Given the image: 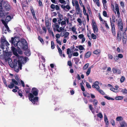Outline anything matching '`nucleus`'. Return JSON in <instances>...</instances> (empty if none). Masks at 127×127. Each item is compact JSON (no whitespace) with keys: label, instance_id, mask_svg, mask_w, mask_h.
Listing matches in <instances>:
<instances>
[{"label":"nucleus","instance_id":"f257e3e1","mask_svg":"<svg viewBox=\"0 0 127 127\" xmlns=\"http://www.w3.org/2000/svg\"><path fill=\"white\" fill-rule=\"evenodd\" d=\"M18 58V60H17L16 59H14L13 62H11L9 63V65L11 67H13L15 66H17V64L19 66V68L20 70L22 69V63H24V57L22 56H20L17 57Z\"/></svg>","mask_w":127,"mask_h":127},{"label":"nucleus","instance_id":"f03ea898","mask_svg":"<svg viewBox=\"0 0 127 127\" xmlns=\"http://www.w3.org/2000/svg\"><path fill=\"white\" fill-rule=\"evenodd\" d=\"M8 12H6L3 8L2 6V4L0 3V18L2 19H4L5 17V21L7 22L9 21L11 19V18L9 15H8Z\"/></svg>","mask_w":127,"mask_h":127},{"label":"nucleus","instance_id":"7ed1b4c3","mask_svg":"<svg viewBox=\"0 0 127 127\" xmlns=\"http://www.w3.org/2000/svg\"><path fill=\"white\" fill-rule=\"evenodd\" d=\"M18 48L21 49L26 50L28 48V43L24 39H22L21 41H19L18 42Z\"/></svg>","mask_w":127,"mask_h":127},{"label":"nucleus","instance_id":"20e7f679","mask_svg":"<svg viewBox=\"0 0 127 127\" xmlns=\"http://www.w3.org/2000/svg\"><path fill=\"white\" fill-rule=\"evenodd\" d=\"M1 41V47L2 49L3 50L5 48L6 49H7V46L9 45V44L8 42L6 41L5 38L4 37H1L0 38Z\"/></svg>","mask_w":127,"mask_h":127},{"label":"nucleus","instance_id":"39448f33","mask_svg":"<svg viewBox=\"0 0 127 127\" xmlns=\"http://www.w3.org/2000/svg\"><path fill=\"white\" fill-rule=\"evenodd\" d=\"M11 50L13 52V54L17 57H19V55L17 53L18 52L19 54L22 55L23 54V52L20 49L21 48H18L17 49L14 46H12L11 47Z\"/></svg>","mask_w":127,"mask_h":127},{"label":"nucleus","instance_id":"423d86ee","mask_svg":"<svg viewBox=\"0 0 127 127\" xmlns=\"http://www.w3.org/2000/svg\"><path fill=\"white\" fill-rule=\"evenodd\" d=\"M99 82L98 81H95L92 85V87L93 88H95L96 90L99 93L102 95H104L105 94V93L101 90L99 89L100 87L98 85Z\"/></svg>","mask_w":127,"mask_h":127},{"label":"nucleus","instance_id":"0eeeda50","mask_svg":"<svg viewBox=\"0 0 127 127\" xmlns=\"http://www.w3.org/2000/svg\"><path fill=\"white\" fill-rule=\"evenodd\" d=\"M8 50H6L5 51V53L4 55V58L6 61H8L9 64V63L12 62L11 59L10 58L11 56V54L10 53L7 52Z\"/></svg>","mask_w":127,"mask_h":127},{"label":"nucleus","instance_id":"6e6552de","mask_svg":"<svg viewBox=\"0 0 127 127\" xmlns=\"http://www.w3.org/2000/svg\"><path fill=\"white\" fill-rule=\"evenodd\" d=\"M110 25L111 27V32L113 36H115L116 34L115 25L114 23H113L111 18H110Z\"/></svg>","mask_w":127,"mask_h":127},{"label":"nucleus","instance_id":"1a4fd4ad","mask_svg":"<svg viewBox=\"0 0 127 127\" xmlns=\"http://www.w3.org/2000/svg\"><path fill=\"white\" fill-rule=\"evenodd\" d=\"M118 29L120 31H123V24L122 19H119L118 23Z\"/></svg>","mask_w":127,"mask_h":127},{"label":"nucleus","instance_id":"9d476101","mask_svg":"<svg viewBox=\"0 0 127 127\" xmlns=\"http://www.w3.org/2000/svg\"><path fill=\"white\" fill-rule=\"evenodd\" d=\"M12 82L10 84L8 85V87L10 89L13 88L14 86V84L18 85V82L14 79H12Z\"/></svg>","mask_w":127,"mask_h":127},{"label":"nucleus","instance_id":"9b49d317","mask_svg":"<svg viewBox=\"0 0 127 127\" xmlns=\"http://www.w3.org/2000/svg\"><path fill=\"white\" fill-rule=\"evenodd\" d=\"M1 3L2 4V5H3L4 8L6 10L9 11L10 10V5L7 2L2 1V2H0V3Z\"/></svg>","mask_w":127,"mask_h":127},{"label":"nucleus","instance_id":"f8f14e48","mask_svg":"<svg viewBox=\"0 0 127 127\" xmlns=\"http://www.w3.org/2000/svg\"><path fill=\"white\" fill-rule=\"evenodd\" d=\"M75 8L76 10L77 11V14H79L80 12V9L79 7V5L78 4V2L77 0H75Z\"/></svg>","mask_w":127,"mask_h":127},{"label":"nucleus","instance_id":"ddd939ff","mask_svg":"<svg viewBox=\"0 0 127 127\" xmlns=\"http://www.w3.org/2000/svg\"><path fill=\"white\" fill-rule=\"evenodd\" d=\"M15 38L13 37L11 38V40H9V42L11 43L13 45L15 46H18V41L16 40Z\"/></svg>","mask_w":127,"mask_h":127},{"label":"nucleus","instance_id":"4468645a","mask_svg":"<svg viewBox=\"0 0 127 127\" xmlns=\"http://www.w3.org/2000/svg\"><path fill=\"white\" fill-rule=\"evenodd\" d=\"M34 104H38V98L37 97H35L30 100Z\"/></svg>","mask_w":127,"mask_h":127},{"label":"nucleus","instance_id":"2eb2a0df","mask_svg":"<svg viewBox=\"0 0 127 127\" xmlns=\"http://www.w3.org/2000/svg\"><path fill=\"white\" fill-rule=\"evenodd\" d=\"M122 38V33L119 30L117 32V40L118 42L120 41Z\"/></svg>","mask_w":127,"mask_h":127},{"label":"nucleus","instance_id":"dca6fc26","mask_svg":"<svg viewBox=\"0 0 127 127\" xmlns=\"http://www.w3.org/2000/svg\"><path fill=\"white\" fill-rule=\"evenodd\" d=\"M92 27L93 30L94 32L95 33H96V32H98V29L97 28V26L95 22L93 23V24L92 25Z\"/></svg>","mask_w":127,"mask_h":127},{"label":"nucleus","instance_id":"f3484780","mask_svg":"<svg viewBox=\"0 0 127 127\" xmlns=\"http://www.w3.org/2000/svg\"><path fill=\"white\" fill-rule=\"evenodd\" d=\"M39 92L38 90L36 88H33L32 90V92L33 95L36 96L37 95Z\"/></svg>","mask_w":127,"mask_h":127},{"label":"nucleus","instance_id":"a211bd4d","mask_svg":"<svg viewBox=\"0 0 127 127\" xmlns=\"http://www.w3.org/2000/svg\"><path fill=\"white\" fill-rule=\"evenodd\" d=\"M60 5L61 8L64 10H66L65 9L66 8L68 10V11L71 8V7L68 4L66 6L64 5Z\"/></svg>","mask_w":127,"mask_h":127},{"label":"nucleus","instance_id":"6ab92c4d","mask_svg":"<svg viewBox=\"0 0 127 127\" xmlns=\"http://www.w3.org/2000/svg\"><path fill=\"white\" fill-rule=\"evenodd\" d=\"M120 127H127V124L124 121H122L120 122Z\"/></svg>","mask_w":127,"mask_h":127},{"label":"nucleus","instance_id":"aec40b11","mask_svg":"<svg viewBox=\"0 0 127 127\" xmlns=\"http://www.w3.org/2000/svg\"><path fill=\"white\" fill-rule=\"evenodd\" d=\"M115 10L117 11V13L118 16H120V13L119 11V8L118 6V5L116 3L115 4Z\"/></svg>","mask_w":127,"mask_h":127},{"label":"nucleus","instance_id":"412c9836","mask_svg":"<svg viewBox=\"0 0 127 127\" xmlns=\"http://www.w3.org/2000/svg\"><path fill=\"white\" fill-rule=\"evenodd\" d=\"M53 29L54 30H55V28H56V30L57 31V29H58L59 28V26L58 25L57 23H56L53 25Z\"/></svg>","mask_w":127,"mask_h":127},{"label":"nucleus","instance_id":"4be33fe9","mask_svg":"<svg viewBox=\"0 0 127 127\" xmlns=\"http://www.w3.org/2000/svg\"><path fill=\"white\" fill-rule=\"evenodd\" d=\"M91 51H89L87 52L85 55V58H87L90 57L91 54Z\"/></svg>","mask_w":127,"mask_h":127},{"label":"nucleus","instance_id":"5701e85b","mask_svg":"<svg viewBox=\"0 0 127 127\" xmlns=\"http://www.w3.org/2000/svg\"><path fill=\"white\" fill-rule=\"evenodd\" d=\"M98 103V102L97 100L95 99L93 100V104L94 105L95 108H96L97 107V105Z\"/></svg>","mask_w":127,"mask_h":127},{"label":"nucleus","instance_id":"b1692460","mask_svg":"<svg viewBox=\"0 0 127 127\" xmlns=\"http://www.w3.org/2000/svg\"><path fill=\"white\" fill-rule=\"evenodd\" d=\"M122 35L123 39H127V33L126 32V30H125V31L123 33Z\"/></svg>","mask_w":127,"mask_h":127},{"label":"nucleus","instance_id":"393cba45","mask_svg":"<svg viewBox=\"0 0 127 127\" xmlns=\"http://www.w3.org/2000/svg\"><path fill=\"white\" fill-rule=\"evenodd\" d=\"M38 39L42 44H43L44 43V42L43 39L40 36H38Z\"/></svg>","mask_w":127,"mask_h":127},{"label":"nucleus","instance_id":"a878e982","mask_svg":"<svg viewBox=\"0 0 127 127\" xmlns=\"http://www.w3.org/2000/svg\"><path fill=\"white\" fill-rule=\"evenodd\" d=\"M100 52V51L99 50V49H97L96 50H95V51H94L93 52V54H96V55H97Z\"/></svg>","mask_w":127,"mask_h":127},{"label":"nucleus","instance_id":"bb28decb","mask_svg":"<svg viewBox=\"0 0 127 127\" xmlns=\"http://www.w3.org/2000/svg\"><path fill=\"white\" fill-rule=\"evenodd\" d=\"M50 7L52 9V10H51V11H53L55 10V5L54 4H52L51 5Z\"/></svg>","mask_w":127,"mask_h":127},{"label":"nucleus","instance_id":"cd10ccee","mask_svg":"<svg viewBox=\"0 0 127 127\" xmlns=\"http://www.w3.org/2000/svg\"><path fill=\"white\" fill-rule=\"evenodd\" d=\"M104 22L105 23V27L107 30H109V27L108 25L107 21H104Z\"/></svg>","mask_w":127,"mask_h":127},{"label":"nucleus","instance_id":"c85d7f7f","mask_svg":"<svg viewBox=\"0 0 127 127\" xmlns=\"http://www.w3.org/2000/svg\"><path fill=\"white\" fill-rule=\"evenodd\" d=\"M116 120L117 121H122L123 120V118L121 116L118 117L116 118Z\"/></svg>","mask_w":127,"mask_h":127},{"label":"nucleus","instance_id":"c756f323","mask_svg":"<svg viewBox=\"0 0 127 127\" xmlns=\"http://www.w3.org/2000/svg\"><path fill=\"white\" fill-rule=\"evenodd\" d=\"M123 98V97L122 96H118L116 97L115 99L117 100H121Z\"/></svg>","mask_w":127,"mask_h":127},{"label":"nucleus","instance_id":"7c9ffc66","mask_svg":"<svg viewBox=\"0 0 127 127\" xmlns=\"http://www.w3.org/2000/svg\"><path fill=\"white\" fill-rule=\"evenodd\" d=\"M121 92L124 94H127V90L126 89H122L121 90Z\"/></svg>","mask_w":127,"mask_h":127},{"label":"nucleus","instance_id":"2f4dec72","mask_svg":"<svg viewBox=\"0 0 127 127\" xmlns=\"http://www.w3.org/2000/svg\"><path fill=\"white\" fill-rule=\"evenodd\" d=\"M28 97L29 99L30 100V99H32L33 98H34V95L32 93H30Z\"/></svg>","mask_w":127,"mask_h":127},{"label":"nucleus","instance_id":"473e14b6","mask_svg":"<svg viewBox=\"0 0 127 127\" xmlns=\"http://www.w3.org/2000/svg\"><path fill=\"white\" fill-rule=\"evenodd\" d=\"M89 64L88 63H87L83 66V70H86L88 67Z\"/></svg>","mask_w":127,"mask_h":127},{"label":"nucleus","instance_id":"72a5a7b5","mask_svg":"<svg viewBox=\"0 0 127 127\" xmlns=\"http://www.w3.org/2000/svg\"><path fill=\"white\" fill-rule=\"evenodd\" d=\"M89 107L92 113L94 112V108L92 107V105H89Z\"/></svg>","mask_w":127,"mask_h":127},{"label":"nucleus","instance_id":"f704fd0d","mask_svg":"<svg viewBox=\"0 0 127 127\" xmlns=\"http://www.w3.org/2000/svg\"><path fill=\"white\" fill-rule=\"evenodd\" d=\"M64 28L62 27H60L59 28V30L58 29H57V31L58 32H62V31H64Z\"/></svg>","mask_w":127,"mask_h":127},{"label":"nucleus","instance_id":"c9c22d12","mask_svg":"<svg viewBox=\"0 0 127 127\" xmlns=\"http://www.w3.org/2000/svg\"><path fill=\"white\" fill-rule=\"evenodd\" d=\"M104 97L105 98L107 99L108 100H114V98L111 97H108L107 96H104Z\"/></svg>","mask_w":127,"mask_h":127},{"label":"nucleus","instance_id":"e433bc0d","mask_svg":"<svg viewBox=\"0 0 127 127\" xmlns=\"http://www.w3.org/2000/svg\"><path fill=\"white\" fill-rule=\"evenodd\" d=\"M91 70V68L90 67L88 69V70L86 73V75L87 76L88 75L90 74Z\"/></svg>","mask_w":127,"mask_h":127},{"label":"nucleus","instance_id":"4c0bfd02","mask_svg":"<svg viewBox=\"0 0 127 127\" xmlns=\"http://www.w3.org/2000/svg\"><path fill=\"white\" fill-rule=\"evenodd\" d=\"M97 116L99 118H102L103 117L102 115L100 113L97 114Z\"/></svg>","mask_w":127,"mask_h":127},{"label":"nucleus","instance_id":"58836bf2","mask_svg":"<svg viewBox=\"0 0 127 127\" xmlns=\"http://www.w3.org/2000/svg\"><path fill=\"white\" fill-rule=\"evenodd\" d=\"M17 66H15L13 67H11L12 68H14V69L15 71L16 72H18L19 71V68H19V66H18V68H16V67Z\"/></svg>","mask_w":127,"mask_h":127},{"label":"nucleus","instance_id":"ea45409f","mask_svg":"<svg viewBox=\"0 0 127 127\" xmlns=\"http://www.w3.org/2000/svg\"><path fill=\"white\" fill-rule=\"evenodd\" d=\"M51 48L52 49H53L55 48L54 44L53 41H52L51 42Z\"/></svg>","mask_w":127,"mask_h":127},{"label":"nucleus","instance_id":"a19ab883","mask_svg":"<svg viewBox=\"0 0 127 127\" xmlns=\"http://www.w3.org/2000/svg\"><path fill=\"white\" fill-rule=\"evenodd\" d=\"M67 64L70 67L69 68H71L72 66V64L71 61H68Z\"/></svg>","mask_w":127,"mask_h":127},{"label":"nucleus","instance_id":"79ce46f5","mask_svg":"<svg viewBox=\"0 0 127 127\" xmlns=\"http://www.w3.org/2000/svg\"><path fill=\"white\" fill-rule=\"evenodd\" d=\"M80 85L81 86V88L82 90L84 92L85 91V89L84 88V86L83 85L82 83H80Z\"/></svg>","mask_w":127,"mask_h":127},{"label":"nucleus","instance_id":"37998d69","mask_svg":"<svg viewBox=\"0 0 127 127\" xmlns=\"http://www.w3.org/2000/svg\"><path fill=\"white\" fill-rule=\"evenodd\" d=\"M83 12L84 15H86L87 16V15H88V14L86 13V11L85 9V7H83Z\"/></svg>","mask_w":127,"mask_h":127},{"label":"nucleus","instance_id":"c03bdc74","mask_svg":"<svg viewBox=\"0 0 127 127\" xmlns=\"http://www.w3.org/2000/svg\"><path fill=\"white\" fill-rule=\"evenodd\" d=\"M59 2L62 4H66V1L64 0H59Z\"/></svg>","mask_w":127,"mask_h":127},{"label":"nucleus","instance_id":"a18cd8bd","mask_svg":"<svg viewBox=\"0 0 127 127\" xmlns=\"http://www.w3.org/2000/svg\"><path fill=\"white\" fill-rule=\"evenodd\" d=\"M31 91V89L29 88H26L25 89V91L27 93H29Z\"/></svg>","mask_w":127,"mask_h":127},{"label":"nucleus","instance_id":"49530a36","mask_svg":"<svg viewBox=\"0 0 127 127\" xmlns=\"http://www.w3.org/2000/svg\"><path fill=\"white\" fill-rule=\"evenodd\" d=\"M69 33L68 32H65L64 35V38H67L69 35Z\"/></svg>","mask_w":127,"mask_h":127},{"label":"nucleus","instance_id":"de8ad7c7","mask_svg":"<svg viewBox=\"0 0 127 127\" xmlns=\"http://www.w3.org/2000/svg\"><path fill=\"white\" fill-rule=\"evenodd\" d=\"M91 37L92 39H96V36L93 33L92 34Z\"/></svg>","mask_w":127,"mask_h":127},{"label":"nucleus","instance_id":"09e8293b","mask_svg":"<svg viewBox=\"0 0 127 127\" xmlns=\"http://www.w3.org/2000/svg\"><path fill=\"white\" fill-rule=\"evenodd\" d=\"M104 121L106 123V125L108 124V120L107 119V117H104Z\"/></svg>","mask_w":127,"mask_h":127},{"label":"nucleus","instance_id":"8fccbe9b","mask_svg":"<svg viewBox=\"0 0 127 127\" xmlns=\"http://www.w3.org/2000/svg\"><path fill=\"white\" fill-rule=\"evenodd\" d=\"M1 21L5 26L7 25V24L6 23L7 22L5 21V20H3L2 19L1 20Z\"/></svg>","mask_w":127,"mask_h":127},{"label":"nucleus","instance_id":"3c124183","mask_svg":"<svg viewBox=\"0 0 127 127\" xmlns=\"http://www.w3.org/2000/svg\"><path fill=\"white\" fill-rule=\"evenodd\" d=\"M58 17L59 18V20H62L63 19V15L62 14L59 13L58 14Z\"/></svg>","mask_w":127,"mask_h":127},{"label":"nucleus","instance_id":"603ef678","mask_svg":"<svg viewBox=\"0 0 127 127\" xmlns=\"http://www.w3.org/2000/svg\"><path fill=\"white\" fill-rule=\"evenodd\" d=\"M31 13H32V15L33 18L34 19H35L36 20L37 19V18H36V16H35V12H34V11L33 12H32Z\"/></svg>","mask_w":127,"mask_h":127},{"label":"nucleus","instance_id":"864d4df0","mask_svg":"<svg viewBox=\"0 0 127 127\" xmlns=\"http://www.w3.org/2000/svg\"><path fill=\"white\" fill-rule=\"evenodd\" d=\"M18 93L19 95L21 97H22L23 96V95L22 93V91H21L19 90L18 92Z\"/></svg>","mask_w":127,"mask_h":127},{"label":"nucleus","instance_id":"5fc2aeb1","mask_svg":"<svg viewBox=\"0 0 127 127\" xmlns=\"http://www.w3.org/2000/svg\"><path fill=\"white\" fill-rule=\"evenodd\" d=\"M64 21H63L61 22V25L62 26L63 25H64L66 24V20L65 19V18H64Z\"/></svg>","mask_w":127,"mask_h":127},{"label":"nucleus","instance_id":"6e6d98bb","mask_svg":"<svg viewBox=\"0 0 127 127\" xmlns=\"http://www.w3.org/2000/svg\"><path fill=\"white\" fill-rule=\"evenodd\" d=\"M86 84L87 87L88 88L90 89L91 88V86L89 83L86 82Z\"/></svg>","mask_w":127,"mask_h":127},{"label":"nucleus","instance_id":"4d7b16f0","mask_svg":"<svg viewBox=\"0 0 127 127\" xmlns=\"http://www.w3.org/2000/svg\"><path fill=\"white\" fill-rule=\"evenodd\" d=\"M45 23L46 27H48L49 26V20L48 19L45 20Z\"/></svg>","mask_w":127,"mask_h":127},{"label":"nucleus","instance_id":"13d9d810","mask_svg":"<svg viewBox=\"0 0 127 127\" xmlns=\"http://www.w3.org/2000/svg\"><path fill=\"white\" fill-rule=\"evenodd\" d=\"M125 77L123 76H122L120 79V82L121 83L123 82L125 80Z\"/></svg>","mask_w":127,"mask_h":127},{"label":"nucleus","instance_id":"bf43d9fd","mask_svg":"<svg viewBox=\"0 0 127 127\" xmlns=\"http://www.w3.org/2000/svg\"><path fill=\"white\" fill-rule=\"evenodd\" d=\"M25 54L27 56H29L30 55L31 53L30 51H29L25 52Z\"/></svg>","mask_w":127,"mask_h":127},{"label":"nucleus","instance_id":"052dcab7","mask_svg":"<svg viewBox=\"0 0 127 127\" xmlns=\"http://www.w3.org/2000/svg\"><path fill=\"white\" fill-rule=\"evenodd\" d=\"M118 57L117 56H115L113 58V60L115 61H116L118 59Z\"/></svg>","mask_w":127,"mask_h":127},{"label":"nucleus","instance_id":"680f3d73","mask_svg":"<svg viewBox=\"0 0 127 127\" xmlns=\"http://www.w3.org/2000/svg\"><path fill=\"white\" fill-rule=\"evenodd\" d=\"M112 71L114 73H115L117 72V69H116L115 68H113L112 69Z\"/></svg>","mask_w":127,"mask_h":127},{"label":"nucleus","instance_id":"e2e57ef3","mask_svg":"<svg viewBox=\"0 0 127 127\" xmlns=\"http://www.w3.org/2000/svg\"><path fill=\"white\" fill-rule=\"evenodd\" d=\"M83 94L84 96L85 97H86L87 95H89V94L87 92H83Z\"/></svg>","mask_w":127,"mask_h":127},{"label":"nucleus","instance_id":"0e129e2a","mask_svg":"<svg viewBox=\"0 0 127 127\" xmlns=\"http://www.w3.org/2000/svg\"><path fill=\"white\" fill-rule=\"evenodd\" d=\"M79 49L80 50H83L84 49V48L82 45H80L79 46Z\"/></svg>","mask_w":127,"mask_h":127},{"label":"nucleus","instance_id":"69168bd1","mask_svg":"<svg viewBox=\"0 0 127 127\" xmlns=\"http://www.w3.org/2000/svg\"><path fill=\"white\" fill-rule=\"evenodd\" d=\"M103 16L105 17H106L107 16V13L106 11H103Z\"/></svg>","mask_w":127,"mask_h":127},{"label":"nucleus","instance_id":"338daca9","mask_svg":"<svg viewBox=\"0 0 127 127\" xmlns=\"http://www.w3.org/2000/svg\"><path fill=\"white\" fill-rule=\"evenodd\" d=\"M112 22L114 23H115L116 21L115 16H112Z\"/></svg>","mask_w":127,"mask_h":127},{"label":"nucleus","instance_id":"774afa93","mask_svg":"<svg viewBox=\"0 0 127 127\" xmlns=\"http://www.w3.org/2000/svg\"><path fill=\"white\" fill-rule=\"evenodd\" d=\"M73 56H77L79 55L78 53L77 52H74L73 53Z\"/></svg>","mask_w":127,"mask_h":127}]
</instances>
